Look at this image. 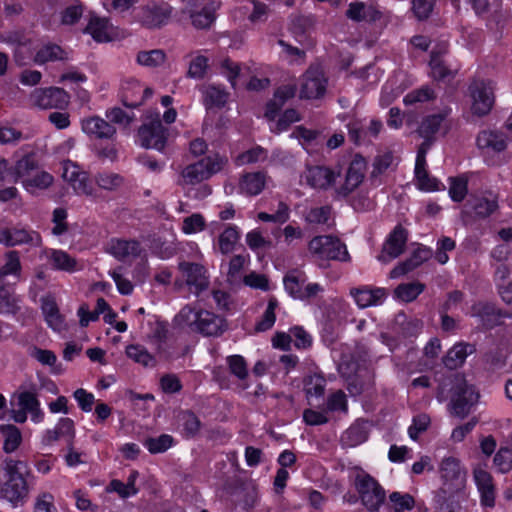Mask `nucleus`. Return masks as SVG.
<instances>
[{
    "label": "nucleus",
    "instance_id": "40",
    "mask_svg": "<svg viewBox=\"0 0 512 512\" xmlns=\"http://www.w3.org/2000/svg\"><path fill=\"white\" fill-rule=\"evenodd\" d=\"M67 58V53L62 50L60 46L48 44L37 51L35 55V62L38 64H44L48 61L64 60Z\"/></svg>",
    "mask_w": 512,
    "mask_h": 512
},
{
    "label": "nucleus",
    "instance_id": "52",
    "mask_svg": "<svg viewBox=\"0 0 512 512\" xmlns=\"http://www.w3.org/2000/svg\"><path fill=\"white\" fill-rule=\"evenodd\" d=\"M277 306L278 300L275 297H270L261 320L256 324L255 328L257 331L263 332L272 328L276 320L275 309Z\"/></svg>",
    "mask_w": 512,
    "mask_h": 512
},
{
    "label": "nucleus",
    "instance_id": "9",
    "mask_svg": "<svg viewBox=\"0 0 512 512\" xmlns=\"http://www.w3.org/2000/svg\"><path fill=\"white\" fill-rule=\"evenodd\" d=\"M471 111L479 117L487 115L494 105V86L491 81H474L469 87Z\"/></svg>",
    "mask_w": 512,
    "mask_h": 512
},
{
    "label": "nucleus",
    "instance_id": "13",
    "mask_svg": "<svg viewBox=\"0 0 512 512\" xmlns=\"http://www.w3.org/2000/svg\"><path fill=\"white\" fill-rule=\"evenodd\" d=\"M171 14L172 7L168 3H152L139 9L137 19L147 28H159L168 22Z\"/></svg>",
    "mask_w": 512,
    "mask_h": 512
},
{
    "label": "nucleus",
    "instance_id": "2",
    "mask_svg": "<svg viewBox=\"0 0 512 512\" xmlns=\"http://www.w3.org/2000/svg\"><path fill=\"white\" fill-rule=\"evenodd\" d=\"M0 468L4 479L0 485V498L7 501L13 508L23 506L30 493L27 480L30 469L27 462L5 457Z\"/></svg>",
    "mask_w": 512,
    "mask_h": 512
},
{
    "label": "nucleus",
    "instance_id": "26",
    "mask_svg": "<svg viewBox=\"0 0 512 512\" xmlns=\"http://www.w3.org/2000/svg\"><path fill=\"white\" fill-rule=\"evenodd\" d=\"M195 329L206 336H218L224 332L226 325L220 316L209 311H200Z\"/></svg>",
    "mask_w": 512,
    "mask_h": 512
},
{
    "label": "nucleus",
    "instance_id": "38",
    "mask_svg": "<svg viewBox=\"0 0 512 512\" xmlns=\"http://www.w3.org/2000/svg\"><path fill=\"white\" fill-rule=\"evenodd\" d=\"M0 431L4 437L3 450L10 454L17 450L22 442V435L14 425H0Z\"/></svg>",
    "mask_w": 512,
    "mask_h": 512
},
{
    "label": "nucleus",
    "instance_id": "59",
    "mask_svg": "<svg viewBox=\"0 0 512 512\" xmlns=\"http://www.w3.org/2000/svg\"><path fill=\"white\" fill-rule=\"evenodd\" d=\"M435 97L434 91L428 86H423L419 89L409 92L404 97V103L406 105H412L416 103H423L429 101Z\"/></svg>",
    "mask_w": 512,
    "mask_h": 512
},
{
    "label": "nucleus",
    "instance_id": "16",
    "mask_svg": "<svg viewBox=\"0 0 512 512\" xmlns=\"http://www.w3.org/2000/svg\"><path fill=\"white\" fill-rule=\"evenodd\" d=\"M81 129L91 138L111 140L116 135V128L108 122L107 118L90 116L82 119Z\"/></svg>",
    "mask_w": 512,
    "mask_h": 512
},
{
    "label": "nucleus",
    "instance_id": "3",
    "mask_svg": "<svg viewBox=\"0 0 512 512\" xmlns=\"http://www.w3.org/2000/svg\"><path fill=\"white\" fill-rule=\"evenodd\" d=\"M441 486L436 495V502L442 506L448 500L464 498L467 483V470L461 461L453 456L444 457L439 463Z\"/></svg>",
    "mask_w": 512,
    "mask_h": 512
},
{
    "label": "nucleus",
    "instance_id": "28",
    "mask_svg": "<svg viewBox=\"0 0 512 512\" xmlns=\"http://www.w3.org/2000/svg\"><path fill=\"white\" fill-rule=\"evenodd\" d=\"M41 310L48 326L55 331H61L65 327L63 316L60 314L56 300L47 295L41 298Z\"/></svg>",
    "mask_w": 512,
    "mask_h": 512
},
{
    "label": "nucleus",
    "instance_id": "20",
    "mask_svg": "<svg viewBox=\"0 0 512 512\" xmlns=\"http://www.w3.org/2000/svg\"><path fill=\"white\" fill-rule=\"evenodd\" d=\"M350 294L361 309L381 305L387 296L384 288H370L368 286L353 288L350 290Z\"/></svg>",
    "mask_w": 512,
    "mask_h": 512
},
{
    "label": "nucleus",
    "instance_id": "46",
    "mask_svg": "<svg viewBox=\"0 0 512 512\" xmlns=\"http://www.w3.org/2000/svg\"><path fill=\"white\" fill-rule=\"evenodd\" d=\"M38 162L33 155H25L19 159L14 166L15 182L20 178H27L31 176V172L36 170Z\"/></svg>",
    "mask_w": 512,
    "mask_h": 512
},
{
    "label": "nucleus",
    "instance_id": "19",
    "mask_svg": "<svg viewBox=\"0 0 512 512\" xmlns=\"http://www.w3.org/2000/svg\"><path fill=\"white\" fill-rule=\"evenodd\" d=\"M476 142L485 154L501 153L507 148V137L499 131L483 130L478 134Z\"/></svg>",
    "mask_w": 512,
    "mask_h": 512
},
{
    "label": "nucleus",
    "instance_id": "58",
    "mask_svg": "<svg viewBox=\"0 0 512 512\" xmlns=\"http://www.w3.org/2000/svg\"><path fill=\"white\" fill-rule=\"evenodd\" d=\"M71 186L77 195H84L92 198L97 197V191L93 187L86 172L81 174L80 177Z\"/></svg>",
    "mask_w": 512,
    "mask_h": 512
},
{
    "label": "nucleus",
    "instance_id": "14",
    "mask_svg": "<svg viewBox=\"0 0 512 512\" xmlns=\"http://www.w3.org/2000/svg\"><path fill=\"white\" fill-rule=\"evenodd\" d=\"M408 233L401 225H397L389 234L378 260L384 264L399 257L405 250Z\"/></svg>",
    "mask_w": 512,
    "mask_h": 512
},
{
    "label": "nucleus",
    "instance_id": "48",
    "mask_svg": "<svg viewBox=\"0 0 512 512\" xmlns=\"http://www.w3.org/2000/svg\"><path fill=\"white\" fill-rule=\"evenodd\" d=\"M21 262L18 251L11 250L5 254V263L0 268V278L14 275L19 276L21 272Z\"/></svg>",
    "mask_w": 512,
    "mask_h": 512
},
{
    "label": "nucleus",
    "instance_id": "24",
    "mask_svg": "<svg viewBox=\"0 0 512 512\" xmlns=\"http://www.w3.org/2000/svg\"><path fill=\"white\" fill-rule=\"evenodd\" d=\"M474 480L481 494V503L486 507L495 505V487L490 473L479 468L474 470Z\"/></svg>",
    "mask_w": 512,
    "mask_h": 512
},
{
    "label": "nucleus",
    "instance_id": "60",
    "mask_svg": "<svg viewBox=\"0 0 512 512\" xmlns=\"http://www.w3.org/2000/svg\"><path fill=\"white\" fill-rule=\"evenodd\" d=\"M494 465L501 473L510 471L512 469V448L501 447L494 457Z\"/></svg>",
    "mask_w": 512,
    "mask_h": 512
},
{
    "label": "nucleus",
    "instance_id": "45",
    "mask_svg": "<svg viewBox=\"0 0 512 512\" xmlns=\"http://www.w3.org/2000/svg\"><path fill=\"white\" fill-rule=\"evenodd\" d=\"M173 443L174 439L171 435L162 434L158 437L147 438L143 445L151 454H158L167 451Z\"/></svg>",
    "mask_w": 512,
    "mask_h": 512
},
{
    "label": "nucleus",
    "instance_id": "53",
    "mask_svg": "<svg viewBox=\"0 0 512 512\" xmlns=\"http://www.w3.org/2000/svg\"><path fill=\"white\" fill-rule=\"evenodd\" d=\"M33 512H58L52 493L43 491L35 496Z\"/></svg>",
    "mask_w": 512,
    "mask_h": 512
},
{
    "label": "nucleus",
    "instance_id": "47",
    "mask_svg": "<svg viewBox=\"0 0 512 512\" xmlns=\"http://www.w3.org/2000/svg\"><path fill=\"white\" fill-rule=\"evenodd\" d=\"M95 182L100 189L114 191L123 184V178L117 173L100 172L95 176Z\"/></svg>",
    "mask_w": 512,
    "mask_h": 512
},
{
    "label": "nucleus",
    "instance_id": "44",
    "mask_svg": "<svg viewBox=\"0 0 512 512\" xmlns=\"http://www.w3.org/2000/svg\"><path fill=\"white\" fill-rule=\"evenodd\" d=\"M425 289V285L420 282H411L400 284L395 289V295L404 302L415 300Z\"/></svg>",
    "mask_w": 512,
    "mask_h": 512
},
{
    "label": "nucleus",
    "instance_id": "35",
    "mask_svg": "<svg viewBox=\"0 0 512 512\" xmlns=\"http://www.w3.org/2000/svg\"><path fill=\"white\" fill-rule=\"evenodd\" d=\"M53 176L46 171H38L36 174L31 175L22 180V185L26 191L31 194L36 193L38 190H45L53 183Z\"/></svg>",
    "mask_w": 512,
    "mask_h": 512
},
{
    "label": "nucleus",
    "instance_id": "23",
    "mask_svg": "<svg viewBox=\"0 0 512 512\" xmlns=\"http://www.w3.org/2000/svg\"><path fill=\"white\" fill-rule=\"evenodd\" d=\"M108 252L116 259L124 261L138 257L142 252V247L136 240L112 239L108 246Z\"/></svg>",
    "mask_w": 512,
    "mask_h": 512
},
{
    "label": "nucleus",
    "instance_id": "42",
    "mask_svg": "<svg viewBox=\"0 0 512 512\" xmlns=\"http://www.w3.org/2000/svg\"><path fill=\"white\" fill-rule=\"evenodd\" d=\"M49 259L55 269L67 272H73L77 269L76 260L65 251L52 250Z\"/></svg>",
    "mask_w": 512,
    "mask_h": 512
},
{
    "label": "nucleus",
    "instance_id": "32",
    "mask_svg": "<svg viewBox=\"0 0 512 512\" xmlns=\"http://www.w3.org/2000/svg\"><path fill=\"white\" fill-rule=\"evenodd\" d=\"M307 282L304 272L294 269L289 271L283 279L286 292L293 298L300 300L302 290Z\"/></svg>",
    "mask_w": 512,
    "mask_h": 512
},
{
    "label": "nucleus",
    "instance_id": "17",
    "mask_svg": "<svg viewBox=\"0 0 512 512\" xmlns=\"http://www.w3.org/2000/svg\"><path fill=\"white\" fill-rule=\"evenodd\" d=\"M122 102L125 106L135 108L143 104L152 95L149 87H144L136 79L126 80L122 84Z\"/></svg>",
    "mask_w": 512,
    "mask_h": 512
},
{
    "label": "nucleus",
    "instance_id": "8",
    "mask_svg": "<svg viewBox=\"0 0 512 512\" xmlns=\"http://www.w3.org/2000/svg\"><path fill=\"white\" fill-rule=\"evenodd\" d=\"M0 244L6 247L22 245L40 247L42 245V237L30 227L19 224L0 228Z\"/></svg>",
    "mask_w": 512,
    "mask_h": 512
},
{
    "label": "nucleus",
    "instance_id": "62",
    "mask_svg": "<svg viewBox=\"0 0 512 512\" xmlns=\"http://www.w3.org/2000/svg\"><path fill=\"white\" fill-rule=\"evenodd\" d=\"M208 68V58L203 55H197L189 64L187 72L188 77L202 79Z\"/></svg>",
    "mask_w": 512,
    "mask_h": 512
},
{
    "label": "nucleus",
    "instance_id": "49",
    "mask_svg": "<svg viewBox=\"0 0 512 512\" xmlns=\"http://www.w3.org/2000/svg\"><path fill=\"white\" fill-rule=\"evenodd\" d=\"M226 364L230 373L238 380L243 381L248 377L247 362L241 355H231L226 358Z\"/></svg>",
    "mask_w": 512,
    "mask_h": 512
},
{
    "label": "nucleus",
    "instance_id": "56",
    "mask_svg": "<svg viewBox=\"0 0 512 512\" xmlns=\"http://www.w3.org/2000/svg\"><path fill=\"white\" fill-rule=\"evenodd\" d=\"M397 158L391 151H385L378 154L373 162L372 176H376L388 170L396 164Z\"/></svg>",
    "mask_w": 512,
    "mask_h": 512
},
{
    "label": "nucleus",
    "instance_id": "31",
    "mask_svg": "<svg viewBox=\"0 0 512 512\" xmlns=\"http://www.w3.org/2000/svg\"><path fill=\"white\" fill-rule=\"evenodd\" d=\"M295 94V85L287 84L279 87L275 91L273 99L267 104L265 117L269 120H273L286 101L293 98Z\"/></svg>",
    "mask_w": 512,
    "mask_h": 512
},
{
    "label": "nucleus",
    "instance_id": "51",
    "mask_svg": "<svg viewBox=\"0 0 512 512\" xmlns=\"http://www.w3.org/2000/svg\"><path fill=\"white\" fill-rule=\"evenodd\" d=\"M179 420L186 437H194L201 428L199 418L191 411H184L179 415Z\"/></svg>",
    "mask_w": 512,
    "mask_h": 512
},
{
    "label": "nucleus",
    "instance_id": "55",
    "mask_svg": "<svg viewBox=\"0 0 512 512\" xmlns=\"http://www.w3.org/2000/svg\"><path fill=\"white\" fill-rule=\"evenodd\" d=\"M389 500L395 512H404L414 507V498L408 493L393 492L389 495Z\"/></svg>",
    "mask_w": 512,
    "mask_h": 512
},
{
    "label": "nucleus",
    "instance_id": "33",
    "mask_svg": "<svg viewBox=\"0 0 512 512\" xmlns=\"http://www.w3.org/2000/svg\"><path fill=\"white\" fill-rule=\"evenodd\" d=\"M202 93L203 103L208 109L222 108L228 100V93L218 86L208 85L203 88Z\"/></svg>",
    "mask_w": 512,
    "mask_h": 512
},
{
    "label": "nucleus",
    "instance_id": "21",
    "mask_svg": "<svg viewBox=\"0 0 512 512\" xmlns=\"http://www.w3.org/2000/svg\"><path fill=\"white\" fill-rule=\"evenodd\" d=\"M346 17L354 22H375L381 18V12L372 4L362 1L351 2L345 12Z\"/></svg>",
    "mask_w": 512,
    "mask_h": 512
},
{
    "label": "nucleus",
    "instance_id": "25",
    "mask_svg": "<svg viewBox=\"0 0 512 512\" xmlns=\"http://www.w3.org/2000/svg\"><path fill=\"white\" fill-rule=\"evenodd\" d=\"M431 257V250L426 247H418L410 258L399 263L390 271V278L395 279L414 270Z\"/></svg>",
    "mask_w": 512,
    "mask_h": 512
},
{
    "label": "nucleus",
    "instance_id": "36",
    "mask_svg": "<svg viewBox=\"0 0 512 512\" xmlns=\"http://www.w3.org/2000/svg\"><path fill=\"white\" fill-rule=\"evenodd\" d=\"M326 380L323 376L314 374L309 375L304 379V390L310 405H312V398H321L324 395Z\"/></svg>",
    "mask_w": 512,
    "mask_h": 512
},
{
    "label": "nucleus",
    "instance_id": "61",
    "mask_svg": "<svg viewBox=\"0 0 512 512\" xmlns=\"http://www.w3.org/2000/svg\"><path fill=\"white\" fill-rule=\"evenodd\" d=\"M109 275L114 280L119 293L122 295H129L133 292L134 286L129 279L124 277L123 267H117L109 271Z\"/></svg>",
    "mask_w": 512,
    "mask_h": 512
},
{
    "label": "nucleus",
    "instance_id": "54",
    "mask_svg": "<svg viewBox=\"0 0 512 512\" xmlns=\"http://www.w3.org/2000/svg\"><path fill=\"white\" fill-rule=\"evenodd\" d=\"M206 222L202 214L194 213L183 219L181 230L186 235L195 234L205 229Z\"/></svg>",
    "mask_w": 512,
    "mask_h": 512
},
{
    "label": "nucleus",
    "instance_id": "10",
    "mask_svg": "<svg viewBox=\"0 0 512 512\" xmlns=\"http://www.w3.org/2000/svg\"><path fill=\"white\" fill-rule=\"evenodd\" d=\"M178 268L192 293L199 295L208 289L210 283L209 274L202 264L182 261L179 263Z\"/></svg>",
    "mask_w": 512,
    "mask_h": 512
},
{
    "label": "nucleus",
    "instance_id": "30",
    "mask_svg": "<svg viewBox=\"0 0 512 512\" xmlns=\"http://www.w3.org/2000/svg\"><path fill=\"white\" fill-rule=\"evenodd\" d=\"M85 31L97 42H108L113 38V25L107 18L92 16Z\"/></svg>",
    "mask_w": 512,
    "mask_h": 512
},
{
    "label": "nucleus",
    "instance_id": "29",
    "mask_svg": "<svg viewBox=\"0 0 512 512\" xmlns=\"http://www.w3.org/2000/svg\"><path fill=\"white\" fill-rule=\"evenodd\" d=\"M476 348L473 344L466 342L456 343L443 359L444 365L449 369H456L462 366L468 355L473 354Z\"/></svg>",
    "mask_w": 512,
    "mask_h": 512
},
{
    "label": "nucleus",
    "instance_id": "22",
    "mask_svg": "<svg viewBox=\"0 0 512 512\" xmlns=\"http://www.w3.org/2000/svg\"><path fill=\"white\" fill-rule=\"evenodd\" d=\"M15 398L17 407L30 414L32 422L41 423L44 420L45 414L40 407L36 393L32 391H22L17 393Z\"/></svg>",
    "mask_w": 512,
    "mask_h": 512
},
{
    "label": "nucleus",
    "instance_id": "64",
    "mask_svg": "<svg viewBox=\"0 0 512 512\" xmlns=\"http://www.w3.org/2000/svg\"><path fill=\"white\" fill-rule=\"evenodd\" d=\"M396 84L395 80L390 79L383 86L380 97V104L382 106L390 105L401 94V89Z\"/></svg>",
    "mask_w": 512,
    "mask_h": 512
},
{
    "label": "nucleus",
    "instance_id": "41",
    "mask_svg": "<svg viewBox=\"0 0 512 512\" xmlns=\"http://www.w3.org/2000/svg\"><path fill=\"white\" fill-rule=\"evenodd\" d=\"M202 164L207 179L220 172L227 165L228 159L219 153L210 154L199 160Z\"/></svg>",
    "mask_w": 512,
    "mask_h": 512
},
{
    "label": "nucleus",
    "instance_id": "4",
    "mask_svg": "<svg viewBox=\"0 0 512 512\" xmlns=\"http://www.w3.org/2000/svg\"><path fill=\"white\" fill-rule=\"evenodd\" d=\"M168 129L160 120L159 112L147 115L138 130L139 143L147 149L163 151L168 140Z\"/></svg>",
    "mask_w": 512,
    "mask_h": 512
},
{
    "label": "nucleus",
    "instance_id": "34",
    "mask_svg": "<svg viewBox=\"0 0 512 512\" xmlns=\"http://www.w3.org/2000/svg\"><path fill=\"white\" fill-rule=\"evenodd\" d=\"M207 180L206 174L202 167V164L197 161L186 166L180 175L178 180V184L182 187H186L188 185H195L201 183L202 181Z\"/></svg>",
    "mask_w": 512,
    "mask_h": 512
},
{
    "label": "nucleus",
    "instance_id": "50",
    "mask_svg": "<svg viewBox=\"0 0 512 512\" xmlns=\"http://www.w3.org/2000/svg\"><path fill=\"white\" fill-rule=\"evenodd\" d=\"M267 157V151L264 148L257 146L239 154L235 162L237 165L241 166L246 164L263 162L267 159Z\"/></svg>",
    "mask_w": 512,
    "mask_h": 512
},
{
    "label": "nucleus",
    "instance_id": "1",
    "mask_svg": "<svg viewBox=\"0 0 512 512\" xmlns=\"http://www.w3.org/2000/svg\"><path fill=\"white\" fill-rule=\"evenodd\" d=\"M367 169V162L361 155H355L345 173L343 183L337 185L341 176L340 170L327 166L307 167L302 178L306 184L316 190L333 189L335 199L350 196L362 184Z\"/></svg>",
    "mask_w": 512,
    "mask_h": 512
},
{
    "label": "nucleus",
    "instance_id": "6",
    "mask_svg": "<svg viewBox=\"0 0 512 512\" xmlns=\"http://www.w3.org/2000/svg\"><path fill=\"white\" fill-rule=\"evenodd\" d=\"M355 488L359 493L362 504L370 512H379L385 501L386 493L378 481L371 475L361 471L356 475Z\"/></svg>",
    "mask_w": 512,
    "mask_h": 512
},
{
    "label": "nucleus",
    "instance_id": "7",
    "mask_svg": "<svg viewBox=\"0 0 512 512\" xmlns=\"http://www.w3.org/2000/svg\"><path fill=\"white\" fill-rule=\"evenodd\" d=\"M308 250L318 260L346 261L349 258L345 244L332 235L313 237L308 243Z\"/></svg>",
    "mask_w": 512,
    "mask_h": 512
},
{
    "label": "nucleus",
    "instance_id": "5",
    "mask_svg": "<svg viewBox=\"0 0 512 512\" xmlns=\"http://www.w3.org/2000/svg\"><path fill=\"white\" fill-rule=\"evenodd\" d=\"M451 412L464 418L478 400V393L473 385L468 384L462 375H455L452 380Z\"/></svg>",
    "mask_w": 512,
    "mask_h": 512
},
{
    "label": "nucleus",
    "instance_id": "11",
    "mask_svg": "<svg viewBox=\"0 0 512 512\" xmlns=\"http://www.w3.org/2000/svg\"><path fill=\"white\" fill-rule=\"evenodd\" d=\"M327 78L323 68L318 65H311L303 75L300 95L307 99H317L325 94Z\"/></svg>",
    "mask_w": 512,
    "mask_h": 512
},
{
    "label": "nucleus",
    "instance_id": "57",
    "mask_svg": "<svg viewBox=\"0 0 512 512\" xmlns=\"http://www.w3.org/2000/svg\"><path fill=\"white\" fill-rule=\"evenodd\" d=\"M331 210V207L328 205L311 208L306 213L305 220L310 224H327L331 218Z\"/></svg>",
    "mask_w": 512,
    "mask_h": 512
},
{
    "label": "nucleus",
    "instance_id": "39",
    "mask_svg": "<svg viewBox=\"0 0 512 512\" xmlns=\"http://www.w3.org/2000/svg\"><path fill=\"white\" fill-rule=\"evenodd\" d=\"M166 61V54L162 49H153L140 51L137 54L136 62L147 68H156L163 65Z\"/></svg>",
    "mask_w": 512,
    "mask_h": 512
},
{
    "label": "nucleus",
    "instance_id": "63",
    "mask_svg": "<svg viewBox=\"0 0 512 512\" xmlns=\"http://www.w3.org/2000/svg\"><path fill=\"white\" fill-rule=\"evenodd\" d=\"M467 194V180L463 177L451 178L449 195L455 202H461Z\"/></svg>",
    "mask_w": 512,
    "mask_h": 512
},
{
    "label": "nucleus",
    "instance_id": "12",
    "mask_svg": "<svg viewBox=\"0 0 512 512\" xmlns=\"http://www.w3.org/2000/svg\"><path fill=\"white\" fill-rule=\"evenodd\" d=\"M30 101L40 109H63L69 103V95L58 87L40 88L31 93Z\"/></svg>",
    "mask_w": 512,
    "mask_h": 512
},
{
    "label": "nucleus",
    "instance_id": "37",
    "mask_svg": "<svg viewBox=\"0 0 512 512\" xmlns=\"http://www.w3.org/2000/svg\"><path fill=\"white\" fill-rule=\"evenodd\" d=\"M126 355L129 359L144 367H154L156 365L155 357L140 344L128 345L126 347Z\"/></svg>",
    "mask_w": 512,
    "mask_h": 512
},
{
    "label": "nucleus",
    "instance_id": "43",
    "mask_svg": "<svg viewBox=\"0 0 512 512\" xmlns=\"http://www.w3.org/2000/svg\"><path fill=\"white\" fill-rule=\"evenodd\" d=\"M239 240V232L236 226H227L219 235L218 245L221 253L228 254L234 250Z\"/></svg>",
    "mask_w": 512,
    "mask_h": 512
},
{
    "label": "nucleus",
    "instance_id": "15",
    "mask_svg": "<svg viewBox=\"0 0 512 512\" xmlns=\"http://www.w3.org/2000/svg\"><path fill=\"white\" fill-rule=\"evenodd\" d=\"M450 112V109H444L437 114L425 117L417 129L419 136L423 139L435 140L437 133H447L451 127L448 120Z\"/></svg>",
    "mask_w": 512,
    "mask_h": 512
},
{
    "label": "nucleus",
    "instance_id": "27",
    "mask_svg": "<svg viewBox=\"0 0 512 512\" xmlns=\"http://www.w3.org/2000/svg\"><path fill=\"white\" fill-rule=\"evenodd\" d=\"M267 179V174L262 171L246 173L239 181L240 192L247 196H256L264 190Z\"/></svg>",
    "mask_w": 512,
    "mask_h": 512
},
{
    "label": "nucleus",
    "instance_id": "18",
    "mask_svg": "<svg viewBox=\"0 0 512 512\" xmlns=\"http://www.w3.org/2000/svg\"><path fill=\"white\" fill-rule=\"evenodd\" d=\"M498 208L497 196L489 193L488 196H479L470 199L464 206L463 214L475 218H486Z\"/></svg>",
    "mask_w": 512,
    "mask_h": 512
}]
</instances>
